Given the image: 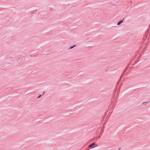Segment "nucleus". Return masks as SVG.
I'll list each match as a JSON object with an SVG mask.
<instances>
[{"label":"nucleus","mask_w":150,"mask_h":150,"mask_svg":"<svg viewBox=\"0 0 150 150\" xmlns=\"http://www.w3.org/2000/svg\"><path fill=\"white\" fill-rule=\"evenodd\" d=\"M97 146V144H96L95 143H92L91 144L89 145L88 146V147L91 149L94 148L95 147H96Z\"/></svg>","instance_id":"f257e3e1"},{"label":"nucleus","mask_w":150,"mask_h":150,"mask_svg":"<svg viewBox=\"0 0 150 150\" xmlns=\"http://www.w3.org/2000/svg\"><path fill=\"white\" fill-rule=\"evenodd\" d=\"M124 20V18H123L122 20L119 21L117 23V25H119L120 24H121L123 22V20Z\"/></svg>","instance_id":"f03ea898"},{"label":"nucleus","mask_w":150,"mask_h":150,"mask_svg":"<svg viewBox=\"0 0 150 150\" xmlns=\"http://www.w3.org/2000/svg\"><path fill=\"white\" fill-rule=\"evenodd\" d=\"M148 103H149V102H144L142 103V104L143 105H146Z\"/></svg>","instance_id":"7ed1b4c3"},{"label":"nucleus","mask_w":150,"mask_h":150,"mask_svg":"<svg viewBox=\"0 0 150 150\" xmlns=\"http://www.w3.org/2000/svg\"><path fill=\"white\" fill-rule=\"evenodd\" d=\"M76 46V45H73V46L69 48V49H72V48H74V47Z\"/></svg>","instance_id":"20e7f679"},{"label":"nucleus","mask_w":150,"mask_h":150,"mask_svg":"<svg viewBox=\"0 0 150 150\" xmlns=\"http://www.w3.org/2000/svg\"><path fill=\"white\" fill-rule=\"evenodd\" d=\"M98 139V137H96L94 138V139L95 140H97Z\"/></svg>","instance_id":"39448f33"},{"label":"nucleus","mask_w":150,"mask_h":150,"mask_svg":"<svg viewBox=\"0 0 150 150\" xmlns=\"http://www.w3.org/2000/svg\"><path fill=\"white\" fill-rule=\"evenodd\" d=\"M41 96H42L41 95H39V96L38 97H37V98H40V97Z\"/></svg>","instance_id":"423d86ee"},{"label":"nucleus","mask_w":150,"mask_h":150,"mask_svg":"<svg viewBox=\"0 0 150 150\" xmlns=\"http://www.w3.org/2000/svg\"><path fill=\"white\" fill-rule=\"evenodd\" d=\"M44 93H45V92H44L43 93V94H42V95H43V94H44Z\"/></svg>","instance_id":"0eeeda50"},{"label":"nucleus","mask_w":150,"mask_h":150,"mask_svg":"<svg viewBox=\"0 0 150 150\" xmlns=\"http://www.w3.org/2000/svg\"><path fill=\"white\" fill-rule=\"evenodd\" d=\"M100 136H98V138H100Z\"/></svg>","instance_id":"6e6552de"}]
</instances>
